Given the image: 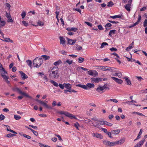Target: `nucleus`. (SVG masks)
Segmentation results:
<instances>
[{
	"mask_svg": "<svg viewBox=\"0 0 147 147\" xmlns=\"http://www.w3.org/2000/svg\"><path fill=\"white\" fill-rule=\"evenodd\" d=\"M59 68L57 67H53L50 71L49 77L51 79H57L59 76Z\"/></svg>",
	"mask_w": 147,
	"mask_h": 147,
	"instance_id": "obj_1",
	"label": "nucleus"
},
{
	"mask_svg": "<svg viewBox=\"0 0 147 147\" xmlns=\"http://www.w3.org/2000/svg\"><path fill=\"white\" fill-rule=\"evenodd\" d=\"M43 62V60L42 58L37 57L33 60V63L35 67L38 68L42 64Z\"/></svg>",
	"mask_w": 147,
	"mask_h": 147,
	"instance_id": "obj_2",
	"label": "nucleus"
},
{
	"mask_svg": "<svg viewBox=\"0 0 147 147\" xmlns=\"http://www.w3.org/2000/svg\"><path fill=\"white\" fill-rule=\"evenodd\" d=\"M12 90L15 92H17L19 94L23 95L27 97L32 99V97L28 95L27 93L22 92L19 88L15 87L12 89Z\"/></svg>",
	"mask_w": 147,
	"mask_h": 147,
	"instance_id": "obj_3",
	"label": "nucleus"
},
{
	"mask_svg": "<svg viewBox=\"0 0 147 147\" xmlns=\"http://www.w3.org/2000/svg\"><path fill=\"white\" fill-rule=\"evenodd\" d=\"M59 113L61 115H64L66 117H68L71 119L73 118L76 119V117L74 115L66 111H60L59 112Z\"/></svg>",
	"mask_w": 147,
	"mask_h": 147,
	"instance_id": "obj_4",
	"label": "nucleus"
},
{
	"mask_svg": "<svg viewBox=\"0 0 147 147\" xmlns=\"http://www.w3.org/2000/svg\"><path fill=\"white\" fill-rule=\"evenodd\" d=\"M105 121H100L98 120V121L96 123H94L93 126L98 128H99L100 125H105Z\"/></svg>",
	"mask_w": 147,
	"mask_h": 147,
	"instance_id": "obj_5",
	"label": "nucleus"
},
{
	"mask_svg": "<svg viewBox=\"0 0 147 147\" xmlns=\"http://www.w3.org/2000/svg\"><path fill=\"white\" fill-rule=\"evenodd\" d=\"M47 102V101H43L41 100L40 102V104L42 105L44 107H45L47 109H52V108L50 106H49L46 103Z\"/></svg>",
	"mask_w": 147,
	"mask_h": 147,
	"instance_id": "obj_6",
	"label": "nucleus"
},
{
	"mask_svg": "<svg viewBox=\"0 0 147 147\" xmlns=\"http://www.w3.org/2000/svg\"><path fill=\"white\" fill-rule=\"evenodd\" d=\"M88 74L90 76H92L94 77L98 75V72L95 70H90L88 71Z\"/></svg>",
	"mask_w": 147,
	"mask_h": 147,
	"instance_id": "obj_7",
	"label": "nucleus"
},
{
	"mask_svg": "<svg viewBox=\"0 0 147 147\" xmlns=\"http://www.w3.org/2000/svg\"><path fill=\"white\" fill-rule=\"evenodd\" d=\"M103 143L105 145L109 146H113L116 145L115 142H111L109 141H103Z\"/></svg>",
	"mask_w": 147,
	"mask_h": 147,
	"instance_id": "obj_8",
	"label": "nucleus"
},
{
	"mask_svg": "<svg viewBox=\"0 0 147 147\" xmlns=\"http://www.w3.org/2000/svg\"><path fill=\"white\" fill-rule=\"evenodd\" d=\"M91 82L94 83H98L102 81V78H92L90 79Z\"/></svg>",
	"mask_w": 147,
	"mask_h": 147,
	"instance_id": "obj_9",
	"label": "nucleus"
},
{
	"mask_svg": "<svg viewBox=\"0 0 147 147\" xmlns=\"http://www.w3.org/2000/svg\"><path fill=\"white\" fill-rule=\"evenodd\" d=\"M113 67H111L108 66H102V70L104 71H110L111 72H112L113 71Z\"/></svg>",
	"mask_w": 147,
	"mask_h": 147,
	"instance_id": "obj_10",
	"label": "nucleus"
},
{
	"mask_svg": "<svg viewBox=\"0 0 147 147\" xmlns=\"http://www.w3.org/2000/svg\"><path fill=\"white\" fill-rule=\"evenodd\" d=\"M92 136L93 137H95L97 138L100 139H102L103 138V136L100 134L97 133H93L92 134Z\"/></svg>",
	"mask_w": 147,
	"mask_h": 147,
	"instance_id": "obj_11",
	"label": "nucleus"
},
{
	"mask_svg": "<svg viewBox=\"0 0 147 147\" xmlns=\"http://www.w3.org/2000/svg\"><path fill=\"white\" fill-rule=\"evenodd\" d=\"M111 78L115 82L119 84H121L123 83V81L120 79H118L117 78L114 77H111Z\"/></svg>",
	"mask_w": 147,
	"mask_h": 147,
	"instance_id": "obj_12",
	"label": "nucleus"
},
{
	"mask_svg": "<svg viewBox=\"0 0 147 147\" xmlns=\"http://www.w3.org/2000/svg\"><path fill=\"white\" fill-rule=\"evenodd\" d=\"M125 138H123L121 139L119 141H117L115 142V145L117 144H123L125 141Z\"/></svg>",
	"mask_w": 147,
	"mask_h": 147,
	"instance_id": "obj_13",
	"label": "nucleus"
},
{
	"mask_svg": "<svg viewBox=\"0 0 147 147\" xmlns=\"http://www.w3.org/2000/svg\"><path fill=\"white\" fill-rule=\"evenodd\" d=\"M19 73L21 75V77L22 78L23 80H25L28 78L27 76L23 71H19Z\"/></svg>",
	"mask_w": 147,
	"mask_h": 147,
	"instance_id": "obj_14",
	"label": "nucleus"
},
{
	"mask_svg": "<svg viewBox=\"0 0 147 147\" xmlns=\"http://www.w3.org/2000/svg\"><path fill=\"white\" fill-rule=\"evenodd\" d=\"M112 75L114 76H118L119 78H121L122 77V75L121 72L118 71L114 74H113Z\"/></svg>",
	"mask_w": 147,
	"mask_h": 147,
	"instance_id": "obj_15",
	"label": "nucleus"
},
{
	"mask_svg": "<svg viewBox=\"0 0 147 147\" xmlns=\"http://www.w3.org/2000/svg\"><path fill=\"white\" fill-rule=\"evenodd\" d=\"M76 40H72L70 39H68V44L71 45H74L76 42Z\"/></svg>",
	"mask_w": 147,
	"mask_h": 147,
	"instance_id": "obj_16",
	"label": "nucleus"
},
{
	"mask_svg": "<svg viewBox=\"0 0 147 147\" xmlns=\"http://www.w3.org/2000/svg\"><path fill=\"white\" fill-rule=\"evenodd\" d=\"M26 127L28 129L32 131L34 134L36 136H37L38 135V133L37 131L34 130L33 129L29 128L28 126H26Z\"/></svg>",
	"mask_w": 147,
	"mask_h": 147,
	"instance_id": "obj_17",
	"label": "nucleus"
},
{
	"mask_svg": "<svg viewBox=\"0 0 147 147\" xmlns=\"http://www.w3.org/2000/svg\"><path fill=\"white\" fill-rule=\"evenodd\" d=\"M66 30H67L68 31H74V32H76L77 30V28H67Z\"/></svg>",
	"mask_w": 147,
	"mask_h": 147,
	"instance_id": "obj_18",
	"label": "nucleus"
},
{
	"mask_svg": "<svg viewBox=\"0 0 147 147\" xmlns=\"http://www.w3.org/2000/svg\"><path fill=\"white\" fill-rule=\"evenodd\" d=\"M87 86V90L92 88H93L94 87V84L90 83H87L86 84Z\"/></svg>",
	"mask_w": 147,
	"mask_h": 147,
	"instance_id": "obj_19",
	"label": "nucleus"
},
{
	"mask_svg": "<svg viewBox=\"0 0 147 147\" xmlns=\"http://www.w3.org/2000/svg\"><path fill=\"white\" fill-rule=\"evenodd\" d=\"M123 78L125 79V80L127 83V85H131V82L126 76L124 77Z\"/></svg>",
	"mask_w": 147,
	"mask_h": 147,
	"instance_id": "obj_20",
	"label": "nucleus"
},
{
	"mask_svg": "<svg viewBox=\"0 0 147 147\" xmlns=\"http://www.w3.org/2000/svg\"><path fill=\"white\" fill-rule=\"evenodd\" d=\"M59 39L60 41V44L63 45L65 43V39L62 36L59 37Z\"/></svg>",
	"mask_w": 147,
	"mask_h": 147,
	"instance_id": "obj_21",
	"label": "nucleus"
},
{
	"mask_svg": "<svg viewBox=\"0 0 147 147\" xmlns=\"http://www.w3.org/2000/svg\"><path fill=\"white\" fill-rule=\"evenodd\" d=\"M63 84H65V87L67 89L70 90L71 87V85L69 83L65 84L64 83Z\"/></svg>",
	"mask_w": 147,
	"mask_h": 147,
	"instance_id": "obj_22",
	"label": "nucleus"
},
{
	"mask_svg": "<svg viewBox=\"0 0 147 147\" xmlns=\"http://www.w3.org/2000/svg\"><path fill=\"white\" fill-rule=\"evenodd\" d=\"M3 38L4 39V40H3V39H1V40H3V41H5V42H11V43H12L13 42V40H11L10 38H5L4 37V38Z\"/></svg>",
	"mask_w": 147,
	"mask_h": 147,
	"instance_id": "obj_23",
	"label": "nucleus"
},
{
	"mask_svg": "<svg viewBox=\"0 0 147 147\" xmlns=\"http://www.w3.org/2000/svg\"><path fill=\"white\" fill-rule=\"evenodd\" d=\"M120 132V131L119 129H118L111 131V133L112 134L115 135L118 134Z\"/></svg>",
	"mask_w": 147,
	"mask_h": 147,
	"instance_id": "obj_24",
	"label": "nucleus"
},
{
	"mask_svg": "<svg viewBox=\"0 0 147 147\" xmlns=\"http://www.w3.org/2000/svg\"><path fill=\"white\" fill-rule=\"evenodd\" d=\"M0 73L1 74V76L3 75L5 73H7V72L5 70L3 67H1V68L0 69Z\"/></svg>",
	"mask_w": 147,
	"mask_h": 147,
	"instance_id": "obj_25",
	"label": "nucleus"
},
{
	"mask_svg": "<svg viewBox=\"0 0 147 147\" xmlns=\"http://www.w3.org/2000/svg\"><path fill=\"white\" fill-rule=\"evenodd\" d=\"M131 5L127 4L125 7V9L129 11H130Z\"/></svg>",
	"mask_w": 147,
	"mask_h": 147,
	"instance_id": "obj_26",
	"label": "nucleus"
},
{
	"mask_svg": "<svg viewBox=\"0 0 147 147\" xmlns=\"http://www.w3.org/2000/svg\"><path fill=\"white\" fill-rule=\"evenodd\" d=\"M26 62L28 66L31 68H32V63L31 61L30 60H28L26 61Z\"/></svg>",
	"mask_w": 147,
	"mask_h": 147,
	"instance_id": "obj_27",
	"label": "nucleus"
},
{
	"mask_svg": "<svg viewBox=\"0 0 147 147\" xmlns=\"http://www.w3.org/2000/svg\"><path fill=\"white\" fill-rule=\"evenodd\" d=\"M62 62L61 60H59L57 61H56L54 63V65L56 66L57 65H59V64H61L62 63Z\"/></svg>",
	"mask_w": 147,
	"mask_h": 147,
	"instance_id": "obj_28",
	"label": "nucleus"
},
{
	"mask_svg": "<svg viewBox=\"0 0 147 147\" xmlns=\"http://www.w3.org/2000/svg\"><path fill=\"white\" fill-rule=\"evenodd\" d=\"M50 82L52 84H53V85L55 86L58 87L59 86V85L57 83L53 80H50Z\"/></svg>",
	"mask_w": 147,
	"mask_h": 147,
	"instance_id": "obj_29",
	"label": "nucleus"
},
{
	"mask_svg": "<svg viewBox=\"0 0 147 147\" xmlns=\"http://www.w3.org/2000/svg\"><path fill=\"white\" fill-rule=\"evenodd\" d=\"M110 17L113 19H115L116 18H121V15H119L113 16H110Z\"/></svg>",
	"mask_w": 147,
	"mask_h": 147,
	"instance_id": "obj_30",
	"label": "nucleus"
},
{
	"mask_svg": "<svg viewBox=\"0 0 147 147\" xmlns=\"http://www.w3.org/2000/svg\"><path fill=\"white\" fill-rule=\"evenodd\" d=\"M116 31L115 30H110L109 32V35L110 36H111L112 34H115V32Z\"/></svg>",
	"mask_w": 147,
	"mask_h": 147,
	"instance_id": "obj_31",
	"label": "nucleus"
},
{
	"mask_svg": "<svg viewBox=\"0 0 147 147\" xmlns=\"http://www.w3.org/2000/svg\"><path fill=\"white\" fill-rule=\"evenodd\" d=\"M41 57H42L45 60H48L50 59V57L49 56H47L45 55H42L41 56Z\"/></svg>",
	"mask_w": 147,
	"mask_h": 147,
	"instance_id": "obj_32",
	"label": "nucleus"
},
{
	"mask_svg": "<svg viewBox=\"0 0 147 147\" xmlns=\"http://www.w3.org/2000/svg\"><path fill=\"white\" fill-rule=\"evenodd\" d=\"M14 118L16 120H18L20 119L21 118V117L20 116L18 115H14Z\"/></svg>",
	"mask_w": 147,
	"mask_h": 147,
	"instance_id": "obj_33",
	"label": "nucleus"
},
{
	"mask_svg": "<svg viewBox=\"0 0 147 147\" xmlns=\"http://www.w3.org/2000/svg\"><path fill=\"white\" fill-rule=\"evenodd\" d=\"M21 15L22 17V18L24 19L26 15V12L25 11H23L21 14Z\"/></svg>",
	"mask_w": 147,
	"mask_h": 147,
	"instance_id": "obj_34",
	"label": "nucleus"
},
{
	"mask_svg": "<svg viewBox=\"0 0 147 147\" xmlns=\"http://www.w3.org/2000/svg\"><path fill=\"white\" fill-rule=\"evenodd\" d=\"M2 76L3 77V79L4 80V81L8 80V79L9 78L8 77L4 74L3 75H2Z\"/></svg>",
	"mask_w": 147,
	"mask_h": 147,
	"instance_id": "obj_35",
	"label": "nucleus"
},
{
	"mask_svg": "<svg viewBox=\"0 0 147 147\" xmlns=\"http://www.w3.org/2000/svg\"><path fill=\"white\" fill-rule=\"evenodd\" d=\"M84 58L82 57H79L78 59V61L79 63H82L84 61Z\"/></svg>",
	"mask_w": 147,
	"mask_h": 147,
	"instance_id": "obj_36",
	"label": "nucleus"
},
{
	"mask_svg": "<svg viewBox=\"0 0 147 147\" xmlns=\"http://www.w3.org/2000/svg\"><path fill=\"white\" fill-rule=\"evenodd\" d=\"M42 79L43 80L44 82H47L48 80V79L47 78V76L45 75H44Z\"/></svg>",
	"mask_w": 147,
	"mask_h": 147,
	"instance_id": "obj_37",
	"label": "nucleus"
},
{
	"mask_svg": "<svg viewBox=\"0 0 147 147\" xmlns=\"http://www.w3.org/2000/svg\"><path fill=\"white\" fill-rule=\"evenodd\" d=\"M105 45H108V43L106 42H103L101 44V46L100 47V48H102L104 47L105 46Z\"/></svg>",
	"mask_w": 147,
	"mask_h": 147,
	"instance_id": "obj_38",
	"label": "nucleus"
},
{
	"mask_svg": "<svg viewBox=\"0 0 147 147\" xmlns=\"http://www.w3.org/2000/svg\"><path fill=\"white\" fill-rule=\"evenodd\" d=\"M16 135L15 134H12L11 133L7 135L6 136L8 138H11L13 136H16Z\"/></svg>",
	"mask_w": 147,
	"mask_h": 147,
	"instance_id": "obj_39",
	"label": "nucleus"
},
{
	"mask_svg": "<svg viewBox=\"0 0 147 147\" xmlns=\"http://www.w3.org/2000/svg\"><path fill=\"white\" fill-rule=\"evenodd\" d=\"M37 24L38 26H43L44 23L41 21H38Z\"/></svg>",
	"mask_w": 147,
	"mask_h": 147,
	"instance_id": "obj_40",
	"label": "nucleus"
},
{
	"mask_svg": "<svg viewBox=\"0 0 147 147\" xmlns=\"http://www.w3.org/2000/svg\"><path fill=\"white\" fill-rule=\"evenodd\" d=\"M133 47L130 44L129 45L128 47H127L126 48V50L127 51H129Z\"/></svg>",
	"mask_w": 147,
	"mask_h": 147,
	"instance_id": "obj_41",
	"label": "nucleus"
},
{
	"mask_svg": "<svg viewBox=\"0 0 147 147\" xmlns=\"http://www.w3.org/2000/svg\"><path fill=\"white\" fill-rule=\"evenodd\" d=\"M74 126L75 127H76L78 130L79 129L78 127L80 126V125L78 122H77L76 123H74Z\"/></svg>",
	"mask_w": 147,
	"mask_h": 147,
	"instance_id": "obj_42",
	"label": "nucleus"
},
{
	"mask_svg": "<svg viewBox=\"0 0 147 147\" xmlns=\"http://www.w3.org/2000/svg\"><path fill=\"white\" fill-rule=\"evenodd\" d=\"M105 125H107L108 126H111L113 125V124L107 122V121H105Z\"/></svg>",
	"mask_w": 147,
	"mask_h": 147,
	"instance_id": "obj_43",
	"label": "nucleus"
},
{
	"mask_svg": "<svg viewBox=\"0 0 147 147\" xmlns=\"http://www.w3.org/2000/svg\"><path fill=\"white\" fill-rule=\"evenodd\" d=\"M144 141L145 140L143 139L141 141L139 142L138 143L140 144V145L142 146L143 145Z\"/></svg>",
	"mask_w": 147,
	"mask_h": 147,
	"instance_id": "obj_44",
	"label": "nucleus"
},
{
	"mask_svg": "<svg viewBox=\"0 0 147 147\" xmlns=\"http://www.w3.org/2000/svg\"><path fill=\"white\" fill-rule=\"evenodd\" d=\"M5 22L4 21H0V25L1 26H4L5 25Z\"/></svg>",
	"mask_w": 147,
	"mask_h": 147,
	"instance_id": "obj_45",
	"label": "nucleus"
},
{
	"mask_svg": "<svg viewBox=\"0 0 147 147\" xmlns=\"http://www.w3.org/2000/svg\"><path fill=\"white\" fill-rule=\"evenodd\" d=\"M104 87L103 86H99L97 88L96 90L98 91V90H100V91H102L104 90Z\"/></svg>",
	"mask_w": 147,
	"mask_h": 147,
	"instance_id": "obj_46",
	"label": "nucleus"
},
{
	"mask_svg": "<svg viewBox=\"0 0 147 147\" xmlns=\"http://www.w3.org/2000/svg\"><path fill=\"white\" fill-rule=\"evenodd\" d=\"M91 119L96 121L95 123H96L99 120L96 117L92 118H91Z\"/></svg>",
	"mask_w": 147,
	"mask_h": 147,
	"instance_id": "obj_47",
	"label": "nucleus"
},
{
	"mask_svg": "<svg viewBox=\"0 0 147 147\" xmlns=\"http://www.w3.org/2000/svg\"><path fill=\"white\" fill-rule=\"evenodd\" d=\"M22 23L25 26H27L28 25V23L25 21H23L22 22Z\"/></svg>",
	"mask_w": 147,
	"mask_h": 147,
	"instance_id": "obj_48",
	"label": "nucleus"
},
{
	"mask_svg": "<svg viewBox=\"0 0 147 147\" xmlns=\"http://www.w3.org/2000/svg\"><path fill=\"white\" fill-rule=\"evenodd\" d=\"M113 5V2L112 1H110L108 3L107 6L108 7H111Z\"/></svg>",
	"mask_w": 147,
	"mask_h": 147,
	"instance_id": "obj_49",
	"label": "nucleus"
},
{
	"mask_svg": "<svg viewBox=\"0 0 147 147\" xmlns=\"http://www.w3.org/2000/svg\"><path fill=\"white\" fill-rule=\"evenodd\" d=\"M5 117L4 116L2 115L1 114L0 115V121H2L4 119Z\"/></svg>",
	"mask_w": 147,
	"mask_h": 147,
	"instance_id": "obj_50",
	"label": "nucleus"
},
{
	"mask_svg": "<svg viewBox=\"0 0 147 147\" xmlns=\"http://www.w3.org/2000/svg\"><path fill=\"white\" fill-rule=\"evenodd\" d=\"M111 134H112L111 132H110L108 131L106 134L108 135L109 137L111 138H112L113 137L111 136Z\"/></svg>",
	"mask_w": 147,
	"mask_h": 147,
	"instance_id": "obj_51",
	"label": "nucleus"
},
{
	"mask_svg": "<svg viewBox=\"0 0 147 147\" xmlns=\"http://www.w3.org/2000/svg\"><path fill=\"white\" fill-rule=\"evenodd\" d=\"M95 67H96V69H98L99 70H102V66H96Z\"/></svg>",
	"mask_w": 147,
	"mask_h": 147,
	"instance_id": "obj_52",
	"label": "nucleus"
},
{
	"mask_svg": "<svg viewBox=\"0 0 147 147\" xmlns=\"http://www.w3.org/2000/svg\"><path fill=\"white\" fill-rule=\"evenodd\" d=\"M108 101H113L115 103H117L118 102V101L116 99H111L108 100Z\"/></svg>",
	"mask_w": 147,
	"mask_h": 147,
	"instance_id": "obj_53",
	"label": "nucleus"
},
{
	"mask_svg": "<svg viewBox=\"0 0 147 147\" xmlns=\"http://www.w3.org/2000/svg\"><path fill=\"white\" fill-rule=\"evenodd\" d=\"M23 136L28 139H30L31 138V137L29 135H27L26 134H25L24 135H23Z\"/></svg>",
	"mask_w": 147,
	"mask_h": 147,
	"instance_id": "obj_54",
	"label": "nucleus"
},
{
	"mask_svg": "<svg viewBox=\"0 0 147 147\" xmlns=\"http://www.w3.org/2000/svg\"><path fill=\"white\" fill-rule=\"evenodd\" d=\"M112 25L110 23H108L105 25V27L106 28H109Z\"/></svg>",
	"mask_w": 147,
	"mask_h": 147,
	"instance_id": "obj_55",
	"label": "nucleus"
},
{
	"mask_svg": "<svg viewBox=\"0 0 147 147\" xmlns=\"http://www.w3.org/2000/svg\"><path fill=\"white\" fill-rule=\"evenodd\" d=\"M82 47L80 45H77L76 49L78 50H82Z\"/></svg>",
	"mask_w": 147,
	"mask_h": 147,
	"instance_id": "obj_56",
	"label": "nucleus"
},
{
	"mask_svg": "<svg viewBox=\"0 0 147 147\" xmlns=\"http://www.w3.org/2000/svg\"><path fill=\"white\" fill-rule=\"evenodd\" d=\"M66 62L69 64V65H71L72 63V60H69V59L67 60L66 61Z\"/></svg>",
	"mask_w": 147,
	"mask_h": 147,
	"instance_id": "obj_57",
	"label": "nucleus"
},
{
	"mask_svg": "<svg viewBox=\"0 0 147 147\" xmlns=\"http://www.w3.org/2000/svg\"><path fill=\"white\" fill-rule=\"evenodd\" d=\"M143 26L144 27H146L147 26V19H145L144 22Z\"/></svg>",
	"mask_w": 147,
	"mask_h": 147,
	"instance_id": "obj_58",
	"label": "nucleus"
},
{
	"mask_svg": "<svg viewBox=\"0 0 147 147\" xmlns=\"http://www.w3.org/2000/svg\"><path fill=\"white\" fill-rule=\"evenodd\" d=\"M110 50L111 51H116L117 50V49L114 47H112L110 49Z\"/></svg>",
	"mask_w": 147,
	"mask_h": 147,
	"instance_id": "obj_59",
	"label": "nucleus"
},
{
	"mask_svg": "<svg viewBox=\"0 0 147 147\" xmlns=\"http://www.w3.org/2000/svg\"><path fill=\"white\" fill-rule=\"evenodd\" d=\"M85 23L88 26L91 27L92 26V24L91 23H90L89 22H85Z\"/></svg>",
	"mask_w": 147,
	"mask_h": 147,
	"instance_id": "obj_60",
	"label": "nucleus"
},
{
	"mask_svg": "<svg viewBox=\"0 0 147 147\" xmlns=\"http://www.w3.org/2000/svg\"><path fill=\"white\" fill-rule=\"evenodd\" d=\"M59 86L60 88L63 89L65 87V84H59Z\"/></svg>",
	"mask_w": 147,
	"mask_h": 147,
	"instance_id": "obj_61",
	"label": "nucleus"
},
{
	"mask_svg": "<svg viewBox=\"0 0 147 147\" xmlns=\"http://www.w3.org/2000/svg\"><path fill=\"white\" fill-rule=\"evenodd\" d=\"M29 126L32 127L35 129H38V127L36 126H34L33 125H29Z\"/></svg>",
	"mask_w": 147,
	"mask_h": 147,
	"instance_id": "obj_62",
	"label": "nucleus"
},
{
	"mask_svg": "<svg viewBox=\"0 0 147 147\" xmlns=\"http://www.w3.org/2000/svg\"><path fill=\"white\" fill-rule=\"evenodd\" d=\"M101 130L103 131L104 133H105L106 134H107V132L108 131L107 130V129H105V128H101Z\"/></svg>",
	"mask_w": 147,
	"mask_h": 147,
	"instance_id": "obj_63",
	"label": "nucleus"
},
{
	"mask_svg": "<svg viewBox=\"0 0 147 147\" xmlns=\"http://www.w3.org/2000/svg\"><path fill=\"white\" fill-rule=\"evenodd\" d=\"M98 29L100 30H102L103 29V27L101 25H99L98 26Z\"/></svg>",
	"mask_w": 147,
	"mask_h": 147,
	"instance_id": "obj_64",
	"label": "nucleus"
}]
</instances>
